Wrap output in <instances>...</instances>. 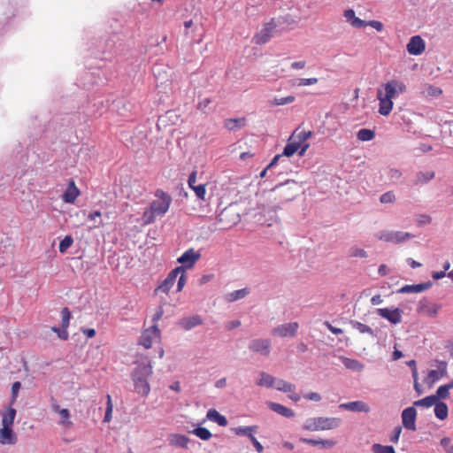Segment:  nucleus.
<instances>
[{
	"label": "nucleus",
	"instance_id": "nucleus-1",
	"mask_svg": "<svg viewBox=\"0 0 453 453\" xmlns=\"http://www.w3.org/2000/svg\"><path fill=\"white\" fill-rule=\"evenodd\" d=\"M152 374V366L150 363L139 364L132 372L131 377L134 381V390L142 395H148L150 392V387L148 383V378Z\"/></svg>",
	"mask_w": 453,
	"mask_h": 453
},
{
	"label": "nucleus",
	"instance_id": "nucleus-2",
	"mask_svg": "<svg viewBox=\"0 0 453 453\" xmlns=\"http://www.w3.org/2000/svg\"><path fill=\"white\" fill-rule=\"evenodd\" d=\"M342 424V419L336 417H313L306 418L302 428L306 431L317 432L334 430Z\"/></svg>",
	"mask_w": 453,
	"mask_h": 453
},
{
	"label": "nucleus",
	"instance_id": "nucleus-3",
	"mask_svg": "<svg viewBox=\"0 0 453 453\" xmlns=\"http://www.w3.org/2000/svg\"><path fill=\"white\" fill-rule=\"evenodd\" d=\"M155 196L157 199L151 202L150 208L158 217H162L168 211L172 198L168 194L160 189L156 191Z\"/></svg>",
	"mask_w": 453,
	"mask_h": 453
},
{
	"label": "nucleus",
	"instance_id": "nucleus-4",
	"mask_svg": "<svg viewBox=\"0 0 453 453\" xmlns=\"http://www.w3.org/2000/svg\"><path fill=\"white\" fill-rule=\"evenodd\" d=\"M382 96L393 101L406 91L405 84L398 80H391L382 85Z\"/></svg>",
	"mask_w": 453,
	"mask_h": 453
},
{
	"label": "nucleus",
	"instance_id": "nucleus-5",
	"mask_svg": "<svg viewBox=\"0 0 453 453\" xmlns=\"http://www.w3.org/2000/svg\"><path fill=\"white\" fill-rule=\"evenodd\" d=\"M377 237L381 241L400 244L412 239L414 235L403 231H382L377 234Z\"/></svg>",
	"mask_w": 453,
	"mask_h": 453
},
{
	"label": "nucleus",
	"instance_id": "nucleus-6",
	"mask_svg": "<svg viewBox=\"0 0 453 453\" xmlns=\"http://www.w3.org/2000/svg\"><path fill=\"white\" fill-rule=\"evenodd\" d=\"M375 313L390 323L398 325L402 322L403 311L395 307L379 308L375 311Z\"/></svg>",
	"mask_w": 453,
	"mask_h": 453
},
{
	"label": "nucleus",
	"instance_id": "nucleus-7",
	"mask_svg": "<svg viewBox=\"0 0 453 453\" xmlns=\"http://www.w3.org/2000/svg\"><path fill=\"white\" fill-rule=\"evenodd\" d=\"M159 339L160 330L157 326H152L142 332L139 339V343L145 349H150L152 346V343Z\"/></svg>",
	"mask_w": 453,
	"mask_h": 453
},
{
	"label": "nucleus",
	"instance_id": "nucleus-8",
	"mask_svg": "<svg viewBox=\"0 0 453 453\" xmlns=\"http://www.w3.org/2000/svg\"><path fill=\"white\" fill-rule=\"evenodd\" d=\"M249 349L253 352L268 357L271 352V341L263 338L253 339L249 344Z\"/></svg>",
	"mask_w": 453,
	"mask_h": 453
},
{
	"label": "nucleus",
	"instance_id": "nucleus-9",
	"mask_svg": "<svg viewBox=\"0 0 453 453\" xmlns=\"http://www.w3.org/2000/svg\"><path fill=\"white\" fill-rule=\"evenodd\" d=\"M298 327L297 322L279 325L272 330V334L280 337H293L296 335Z\"/></svg>",
	"mask_w": 453,
	"mask_h": 453
},
{
	"label": "nucleus",
	"instance_id": "nucleus-10",
	"mask_svg": "<svg viewBox=\"0 0 453 453\" xmlns=\"http://www.w3.org/2000/svg\"><path fill=\"white\" fill-rule=\"evenodd\" d=\"M402 423L404 428L416 431L417 411L414 406L407 407L402 411Z\"/></svg>",
	"mask_w": 453,
	"mask_h": 453
},
{
	"label": "nucleus",
	"instance_id": "nucleus-11",
	"mask_svg": "<svg viewBox=\"0 0 453 453\" xmlns=\"http://www.w3.org/2000/svg\"><path fill=\"white\" fill-rule=\"evenodd\" d=\"M201 257V254L199 251H196L195 249L191 248L186 250L180 257H178L177 262L181 264L180 266H184V270L186 268H192L196 262Z\"/></svg>",
	"mask_w": 453,
	"mask_h": 453
},
{
	"label": "nucleus",
	"instance_id": "nucleus-12",
	"mask_svg": "<svg viewBox=\"0 0 453 453\" xmlns=\"http://www.w3.org/2000/svg\"><path fill=\"white\" fill-rule=\"evenodd\" d=\"M277 24L272 19L270 22L266 23L264 27L255 35L254 42L257 44H264L267 42L272 35L276 28Z\"/></svg>",
	"mask_w": 453,
	"mask_h": 453
},
{
	"label": "nucleus",
	"instance_id": "nucleus-13",
	"mask_svg": "<svg viewBox=\"0 0 453 453\" xmlns=\"http://www.w3.org/2000/svg\"><path fill=\"white\" fill-rule=\"evenodd\" d=\"M341 410L349 411L353 412L368 413L371 411L369 404L364 401H353L343 403L339 405Z\"/></svg>",
	"mask_w": 453,
	"mask_h": 453
},
{
	"label": "nucleus",
	"instance_id": "nucleus-14",
	"mask_svg": "<svg viewBox=\"0 0 453 453\" xmlns=\"http://www.w3.org/2000/svg\"><path fill=\"white\" fill-rule=\"evenodd\" d=\"M447 374V364L444 361H439L437 369L429 371L426 379L429 384H434Z\"/></svg>",
	"mask_w": 453,
	"mask_h": 453
},
{
	"label": "nucleus",
	"instance_id": "nucleus-15",
	"mask_svg": "<svg viewBox=\"0 0 453 453\" xmlns=\"http://www.w3.org/2000/svg\"><path fill=\"white\" fill-rule=\"evenodd\" d=\"M425 48V42L419 35L412 36L407 44V50L411 55H420Z\"/></svg>",
	"mask_w": 453,
	"mask_h": 453
},
{
	"label": "nucleus",
	"instance_id": "nucleus-16",
	"mask_svg": "<svg viewBox=\"0 0 453 453\" xmlns=\"http://www.w3.org/2000/svg\"><path fill=\"white\" fill-rule=\"evenodd\" d=\"M377 98L380 101L379 112L383 116H388L393 109V101L382 96V88L377 90Z\"/></svg>",
	"mask_w": 453,
	"mask_h": 453
},
{
	"label": "nucleus",
	"instance_id": "nucleus-17",
	"mask_svg": "<svg viewBox=\"0 0 453 453\" xmlns=\"http://www.w3.org/2000/svg\"><path fill=\"white\" fill-rule=\"evenodd\" d=\"M203 324V319L199 315H193L179 319L177 325L186 331L191 330Z\"/></svg>",
	"mask_w": 453,
	"mask_h": 453
},
{
	"label": "nucleus",
	"instance_id": "nucleus-18",
	"mask_svg": "<svg viewBox=\"0 0 453 453\" xmlns=\"http://www.w3.org/2000/svg\"><path fill=\"white\" fill-rule=\"evenodd\" d=\"M17 441L16 435L11 426H3L0 430V443L3 445H13Z\"/></svg>",
	"mask_w": 453,
	"mask_h": 453
},
{
	"label": "nucleus",
	"instance_id": "nucleus-19",
	"mask_svg": "<svg viewBox=\"0 0 453 453\" xmlns=\"http://www.w3.org/2000/svg\"><path fill=\"white\" fill-rule=\"evenodd\" d=\"M300 441L311 445V446H320L325 449H332L336 444L337 441L332 439H308V438H300Z\"/></svg>",
	"mask_w": 453,
	"mask_h": 453
},
{
	"label": "nucleus",
	"instance_id": "nucleus-20",
	"mask_svg": "<svg viewBox=\"0 0 453 453\" xmlns=\"http://www.w3.org/2000/svg\"><path fill=\"white\" fill-rule=\"evenodd\" d=\"M432 286L430 281L416 284V285H405L397 290L400 294H411V293H421L426 291Z\"/></svg>",
	"mask_w": 453,
	"mask_h": 453
},
{
	"label": "nucleus",
	"instance_id": "nucleus-21",
	"mask_svg": "<svg viewBox=\"0 0 453 453\" xmlns=\"http://www.w3.org/2000/svg\"><path fill=\"white\" fill-rule=\"evenodd\" d=\"M80 195V190L75 186L74 181H70L65 193L62 196L64 202L73 203Z\"/></svg>",
	"mask_w": 453,
	"mask_h": 453
},
{
	"label": "nucleus",
	"instance_id": "nucleus-22",
	"mask_svg": "<svg viewBox=\"0 0 453 453\" xmlns=\"http://www.w3.org/2000/svg\"><path fill=\"white\" fill-rule=\"evenodd\" d=\"M267 405L273 411L278 413L279 415H280L282 417L292 418L295 416V412L291 409H289L280 403L269 402L267 403Z\"/></svg>",
	"mask_w": 453,
	"mask_h": 453
},
{
	"label": "nucleus",
	"instance_id": "nucleus-23",
	"mask_svg": "<svg viewBox=\"0 0 453 453\" xmlns=\"http://www.w3.org/2000/svg\"><path fill=\"white\" fill-rule=\"evenodd\" d=\"M250 293V290L248 288H241L226 294L225 300L226 302L233 303L245 298Z\"/></svg>",
	"mask_w": 453,
	"mask_h": 453
},
{
	"label": "nucleus",
	"instance_id": "nucleus-24",
	"mask_svg": "<svg viewBox=\"0 0 453 453\" xmlns=\"http://www.w3.org/2000/svg\"><path fill=\"white\" fill-rule=\"evenodd\" d=\"M259 378L257 380V385L265 388H273L276 378L273 375L265 372H260L258 374Z\"/></svg>",
	"mask_w": 453,
	"mask_h": 453
},
{
	"label": "nucleus",
	"instance_id": "nucleus-25",
	"mask_svg": "<svg viewBox=\"0 0 453 453\" xmlns=\"http://www.w3.org/2000/svg\"><path fill=\"white\" fill-rule=\"evenodd\" d=\"M344 17L348 22L351 24L352 27L357 28H361L366 26V22L355 15V12L351 9L344 12Z\"/></svg>",
	"mask_w": 453,
	"mask_h": 453
},
{
	"label": "nucleus",
	"instance_id": "nucleus-26",
	"mask_svg": "<svg viewBox=\"0 0 453 453\" xmlns=\"http://www.w3.org/2000/svg\"><path fill=\"white\" fill-rule=\"evenodd\" d=\"M206 418L217 423L220 426H226L227 425V419L225 416L221 415L219 411L214 409H211L208 411Z\"/></svg>",
	"mask_w": 453,
	"mask_h": 453
},
{
	"label": "nucleus",
	"instance_id": "nucleus-27",
	"mask_svg": "<svg viewBox=\"0 0 453 453\" xmlns=\"http://www.w3.org/2000/svg\"><path fill=\"white\" fill-rule=\"evenodd\" d=\"M15 417H16V410L12 407H9L2 414V426L12 427L13 425Z\"/></svg>",
	"mask_w": 453,
	"mask_h": 453
},
{
	"label": "nucleus",
	"instance_id": "nucleus-28",
	"mask_svg": "<svg viewBox=\"0 0 453 453\" xmlns=\"http://www.w3.org/2000/svg\"><path fill=\"white\" fill-rule=\"evenodd\" d=\"M311 135L312 133L311 131H299L296 129L290 137L301 147L303 142H307V140L311 138Z\"/></svg>",
	"mask_w": 453,
	"mask_h": 453
},
{
	"label": "nucleus",
	"instance_id": "nucleus-29",
	"mask_svg": "<svg viewBox=\"0 0 453 453\" xmlns=\"http://www.w3.org/2000/svg\"><path fill=\"white\" fill-rule=\"evenodd\" d=\"M342 361L347 369H349V370H352L355 372H361L364 370V367H365L364 365L357 359L342 357Z\"/></svg>",
	"mask_w": 453,
	"mask_h": 453
},
{
	"label": "nucleus",
	"instance_id": "nucleus-30",
	"mask_svg": "<svg viewBox=\"0 0 453 453\" xmlns=\"http://www.w3.org/2000/svg\"><path fill=\"white\" fill-rule=\"evenodd\" d=\"M59 420L58 424L61 426L65 429H69L73 426V421L71 420V414L68 409H63L61 413L58 415Z\"/></svg>",
	"mask_w": 453,
	"mask_h": 453
},
{
	"label": "nucleus",
	"instance_id": "nucleus-31",
	"mask_svg": "<svg viewBox=\"0 0 453 453\" xmlns=\"http://www.w3.org/2000/svg\"><path fill=\"white\" fill-rule=\"evenodd\" d=\"M277 390L284 393H291L295 391L296 386L281 379L275 380L274 387Z\"/></svg>",
	"mask_w": 453,
	"mask_h": 453
},
{
	"label": "nucleus",
	"instance_id": "nucleus-32",
	"mask_svg": "<svg viewBox=\"0 0 453 453\" xmlns=\"http://www.w3.org/2000/svg\"><path fill=\"white\" fill-rule=\"evenodd\" d=\"M449 409L445 403L436 402L434 404V415L440 420H444L448 417Z\"/></svg>",
	"mask_w": 453,
	"mask_h": 453
},
{
	"label": "nucleus",
	"instance_id": "nucleus-33",
	"mask_svg": "<svg viewBox=\"0 0 453 453\" xmlns=\"http://www.w3.org/2000/svg\"><path fill=\"white\" fill-rule=\"evenodd\" d=\"M257 426H238L233 428V431L237 435H245L248 436L250 439L251 436L254 435V434L257 432Z\"/></svg>",
	"mask_w": 453,
	"mask_h": 453
},
{
	"label": "nucleus",
	"instance_id": "nucleus-34",
	"mask_svg": "<svg viewBox=\"0 0 453 453\" xmlns=\"http://www.w3.org/2000/svg\"><path fill=\"white\" fill-rule=\"evenodd\" d=\"M245 126V119H228L225 121V127L230 131L240 129Z\"/></svg>",
	"mask_w": 453,
	"mask_h": 453
},
{
	"label": "nucleus",
	"instance_id": "nucleus-35",
	"mask_svg": "<svg viewBox=\"0 0 453 453\" xmlns=\"http://www.w3.org/2000/svg\"><path fill=\"white\" fill-rule=\"evenodd\" d=\"M434 177V172L433 171H425L418 172L416 175V184H426Z\"/></svg>",
	"mask_w": 453,
	"mask_h": 453
},
{
	"label": "nucleus",
	"instance_id": "nucleus-36",
	"mask_svg": "<svg viewBox=\"0 0 453 453\" xmlns=\"http://www.w3.org/2000/svg\"><path fill=\"white\" fill-rule=\"evenodd\" d=\"M300 146L290 137L288 144L285 146L282 156L291 157L298 151Z\"/></svg>",
	"mask_w": 453,
	"mask_h": 453
},
{
	"label": "nucleus",
	"instance_id": "nucleus-37",
	"mask_svg": "<svg viewBox=\"0 0 453 453\" xmlns=\"http://www.w3.org/2000/svg\"><path fill=\"white\" fill-rule=\"evenodd\" d=\"M349 324L352 328L357 330L360 334H368L370 335H373V330L367 325L356 320H350Z\"/></svg>",
	"mask_w": 453,
	"mask_h": 453
},
{
	"label": "nucleus",
	"instance_id": "nucleus-38",
	"mask_svg": "<svg viewBox=\"0 0 453 453\" xmlns=\"http://www.w3.org/2000/svg\"><path fill=\"white\" fill-rule=\"evenodd\" d=\"M436 403V400L434 398V396L432 395H428L425 398H422L420 400H417L413 403V406H421V407H426V408H429V407H432L433 405H434Z\"/></svg>",
	"mask_w": 453,
	"mask_h": 453
},
{
	"label": "nucleus",
	"instance_id": "nucleus-39",
	"mask_svg": "<svg viewBox=\"0 0 453 453\" xmlns=\"http://www.w3.org/2000/svg\"><path fill=\"white\" fill-rule=\"evenodd\" d=\"M357 139L363 142H368L374 138L375 133L371 129L362 128L357 132Z\"/></svg>",
	"mask_w": 453,
	"mask_h": 453
},
{
	"label": "nucleus",
	"instance_id": "nucleus-40",
	"mask_svg": "<svg viewBox=\"0 0 453 453\" xmlns=\"http://www.w3.org/2000/svg\"><path fill=\"white\" fill-rule=\"evenodd\" d=\"M373 453H395L393 446L382 445L380 443H374L372 446Z\"/></svg>",
	"mask_w": 453,
	"mask_h": 453
},
{
	"label": "nucleus",
	"instance_id": "nucleus-41",
	"mask_svg": "<svg viewBox=\"0 0 453 453\" xmlns=\"http://www.w3.org/2000/svg\"><path fill=\"white\" fill-rule=\"evenodd\" d=\"M188 442V439L184 435L175 434L171 439V444L180 448H187Z\"/></svg>",
	"mask_w": 453,
	"mask_h": 453
},
{
	"label": "nucleus",
	"instance_id": "nucleus-42",
	"mask_svg": "<svg viewBox=\"0 0 453 453\" xmlns=\"http://www.w3.org/2000/svg\"><path fill=\"white\" fill-rule=\"evenodd\" d=\"M387 177L392 183H396L402 177V172L396 168H389L387 170Z\"/></svg>",
	"mask_w": 453,
	"mask_h": 453
},
{
	"label": "nucleus",
	"instance_id": "nucleus-43",
	"mask_svg": "<svg viewBox=\"0 0 453 453\" xmlns=\"http://www.w3.org/2000/svg\"><path fill=\"white\" fill-rule=\"evenodd\" d=\"M433 395L434 396L436 402H439L441 399H447L449 397V390L445 385H441L437 388L436 393Z\"/></svg>",
	"mask_w": 453,
	"mask_h": 453
},
{
	"label": "nucleus",
	"instance_id": "nucleus-44",
	"mask_svg": "<svg viewBox=\"0 0 453 453\" xmlns=\"http://www.w3.org/2000/svg\"><path fill=\"white\" fill-rule=\"evenodd\" d=\"M193 434L204 441L211 438V433L205 427H197L194 429Z\"/></svg>",
	"mask_w": 453,
	"mask_h": 453
},
{
	"label": "nucleus",
	"instance_id": "nucleus-45",
	"mask_svg": "<svg viewBox=\"0 0 453 453\" xmlns=\"http://www.w3.org/2000/svg\"><path fill=\"white\" fill-rule=\"evenodd\" d=\"M318 82L317 78H299L294 81V85L297 87H304L314 85Z\"/></svg>",
	"mask_w": 453,
	"mask_h": 453
},
{
	"label": "nucleus",
	"instance_id": "nucleus-46",
	"mask_svg": "<svg viewBox=\"0 0 453 453\" xmlns=\"http://www.w3.org/2000/svg\"><path fill=\"white\" fill-rule=\"evenodd\" d=\"M73 243V239L71 235H66L59 243V251L65 253Z\"/></svg>",
	"mask_w": 453,
	"mask_h": 453
},
{
	"label": "nucleus",
	"instance_id": "nucleus-47",
	"mask_svg": "<svg viewBox=\"0 0 453 453\" xmlns=\"http://www.w3.org/2000/svg\"><path fill=\"white\" fill-rule=\"evenodd\" d=\"M294 101H295L294 96H288L280 97V98L276 97L273 100L272 104L280 106V105H285V104H291Z\"/></svg>",
	"mask_w": 453,
	"mask_h": 453
},
{
	"label": "nucleus",
	"instance_id": "nucleus-48",
	"mask_svg": "<svg viewBox=\"0 0 453 453\" xmlns=\"http://www.w3.org/2000/svg\"><path fill=\"white\" fill-rule=\"evenodd\" d=\"M349 254L350 257H361V258L367 257V252L365 250L360 249L358 247L350 248Z\"/></svg>",
	"mask_w": 453,
	"mask_h": 453
},
{
	"label": "nucleus",
	"instance_id": "nucleus-49",
	"mask_svg": "<svg viewBox=\"0 0 453 453\" xmlns=\"http://www.w3.org/2000/svg\"><path fill=\"white\" fill-rule=\"evenodd\" d=\"M113 405L111 403V397L110 395H107V406L105 411V415L104 418V422H110L111 419V414H112Z\"/></svg>",
	"mask_w": 453,
	"mask_h": 453
},
{
	"label": "nucleus",
	"instance_id": "nucleus-50",
	"mask_svg": "<svg viewBox=\"0 0 453 453\" xmlns=\"http://www.w3.org/2000/svg\"><path fill=\"white\" fill-rule=\"evenodd\" d=\"M156 217H157V215L153 212L150 208H149L143 212L142 219L144 224H150L154 221Z\"/></svg>",
	"mask_w": 453,
	"mask_h": 453
},
{
	"label": "nucleus",
	"instance_id": "nucleus-51",
	"mask_svg": "<svg viewBox=\"0 0 453 453\" xmlns=\"http://www.w3.org/2000/svg\"><path fill=\"white\" fill-rule=\"evenodd\" d=\"M175 282L173 280L165 278V280L159 285V287L157 288V291H161L163 293H168L169 290L173 287Z\"/></svg>",
	"mask_w": 453,
	"mask_h": 453
},
{
	"label": "nucleus",
	"instance_id": "nucleus-52",
	"mask_svg": "<svg viewBox=\"0 0 453 453\" xmlns=\"http://www.w3.org/2000/svg\"><path fill=\"white\" fill-rule=\"evenodd\" d=\"M101 218V212L98 211H93V212H90L88 216V219L92 220V221H95L94 225H93V227H98L100 226L103 225V222L102 220L100 219Z\"/></svg>",
	"mask_w": 453,
	"mask_h": 453
},
{
	"label": "nucleus",
	"instance_id": "nucleus-53",
	"mask_svg": "<svg viewBox=\"0 0 453 453\" xmlns=\"http://www.w3.org/2000/svg\"><path fill=\"white\" fill-rule=\"evenodd\" d=\"M441 446L446 451V453H453V444L449 437H443L440 441Z\"/></svg>",
	"mask_w": 453,
	"mask_h": 453
},
{
	"label": "nucleus",
	"instance_id": "nucleus-54",
	"mask_svg": "<svg viewBox=\"0 0 453 453\" xmlns=\"http://www.w3.org/2000/svg\"><path fill=\"white\" fill-rule=\"evenodd\" d=\"M62 315V328H67L70 323L71 313L68 308H63L61 311Z\"/></svg>",
	"mask_w": 453,
	"mask_h": 453
},
{
	"label": "nucleus",
	"instance_id": "nucleus-55",
	"mask_svg": "<svg viewBox=\"0 0 453 453\" xmlns=\"http://www.w3.org/2000/svg\"><path fill=\"white\" fill-rule=\"evenodd\" d=\"M380 201L382 203H391L395 201V196L392 191H388L380 196Z\"/></svg>",
	"mask_w": 453,
	"mask_h": 453
},
{
	"label": "nucleus",
	"instance_id": "nucleus-56",
	"mask_svg": "<svg viewBox=\"0 0 453 453\" xmlns=\"http://www.w3.org/2000/svg\"><path fill=\"white\" fill-rule=\"evenodd\" d=\"M184 271V266H178L175 269L172 270L166 278L175 282L178 275L181 274L182 272Z\"/></svg>",
	"mask_w": 453,
	"mask_h": 453
},
{
	"label": "nucleus",
	"instance_id": "nucleus-57",
	"mask_svg": "<svg viewBox=\"0 0 453 453\" xmlns=\"http://www.w3.org/2000/svg\"><path fill=\"white\" fill-rule=\"evenodd\" d=\"M191 188L195 191V193H196V196L198 198L204 199V196H205V194H206V190H205L204 185L200 184V185H197V186H194Z\"/></svg>",
	"mask_w": 453,
	"mask_h": 453
},
{
	"label": "nucleus",
	"instance_id": "nucleus-58",
	"mask_svg": "<svg viewBox=\"0 0 453 453\" xmlns=\"http://www.w3.org/2000/svg\"><path fill=\"white\" fill-rule=\"evenodd\" d=\"M187 277L185 274V271L180 275L178 282H177V291H181L186 284Z\"/></svg>",
	"mask_w": 453,
	"mask_h": 453
},
{
	"label": "nucleus",
	"instance_id": "nucleus-59",
	"mask_svg": "<svg viewBox=\"0 0 453 453\" xmlns=\"http://www.w3.org/2000/svg\"><path fill=\"white\" fill-rule=\"evenodd\" d=\"M304 398L313 402H319L322 399L321 395L316 392L307 393L306 395H304Z\"/></svg>",
	"mask_w": 453,
	"mask_h": 453
},
{
	"label": "nucleus",
	"instance_id": "nucleus-60",
	"mask_svg": "<svg viewBox=\"0 0 453 453\" xmlns=\"http://www.w3.org/2000/svg\"><path fill=\"white\" fill-rule=\"evenodd\" d=\"M402 433V427L401 426H395L393 431V434L390 437V441L394 443H396L400 438Z\"/></svg>",
	"mask_w": 453,
	"mask_h": 453
},
{
	"label": "nucleus",
	"instance_id": "nucleus-61",
	"mask_svg": "<svg viewBox=\"0 0 453 453\" xmlns=\"http://www.w3.org/2000/svg\"><path fill=\"white\" fill-rule=\"evenodd\" d=\"M20 387H21V384L19 381H16V382H14L12 384V401L16 400V398L18 396L19 390L20 389Z\"/></svg>",
	"mask_w": 453,
	"mask_h": 453
},
{
	"label": "nucleus",
	"instance_id": "nucleus-62",
	"mask_svg": "<svg viewBox=\"0 0 453 453\" xmlns=\"http://www.w3.org/2000/svg\"><path fill=\"white\" fill-rule=\"evenodd\" d=\"M367 25L373 27L374 29H376L379 32L383 30V24L380 21L371 20L369 22H366V26Z\"/></svg>",
	"mask_w": 453,
	"mask_h": 453
},
{
	"label": "nucleus",
	"instance_id": "nucleus-63",
	"mask_svg": "<svg viewBox=\"0 0 453 453\" xmlns=\"http://www.w3.org/2000/svg\"><path fill=\"white\" fill-rule=\"evenodd\" d=\"M250 441L252 442L253 446L255 447L256 450L258 452V453H262L264 451V447L262 446V444L257 440V438L253 435L251 436V438L250 439Z\"/></svg>",
	"mask_w": 453,
	"mask_h": 453
},
{
	"label": "nucleus",
	"instance_id": "nucleus-64",
	"mask_svg": "<svg viewBox=\"0 0 453 453\" xmlns=\"http://www.w3.org/2000/svg\"><path fill=\"white\" fill-rule=\"evenodd\" d=\"M241 321L236 319V320H231V321H228L226 324V328L227 330H233L236 327H239L241 326Z\"/></svg>",
	"mask_w": 453,
	"mask_h": 453
}]
</instances>
